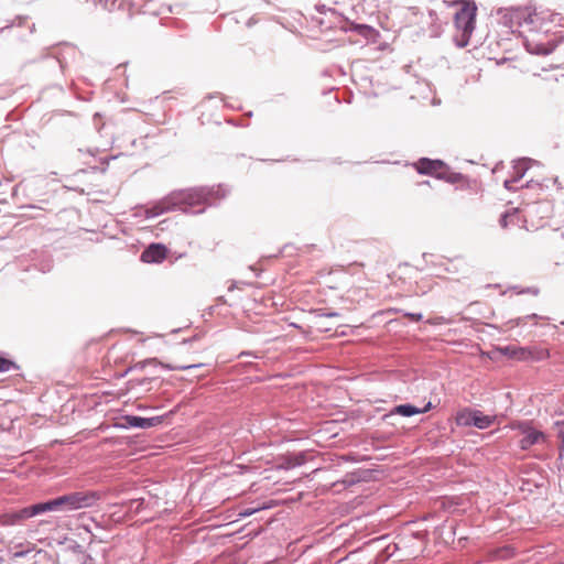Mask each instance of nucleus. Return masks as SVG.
I'll list each match as a JSON object with an SVG mask.
<instances>
[{"mask_svg": "<svg viewBox=\"0 0 564 564\" xmlns=\"http://www.w3.org/2000/svg\"><path fill=\"white\" fill-rule=\"evenodd\" d=\"M203 200L202 193L195 189L174 192L147 209V216L155 217L174 209L185 210L186 207L199 205Z\"/></svg>", "mask_w": 564, "mask_h": 564, "instance_id": "obj_1", "label": "nucleus"}, {"mask_svg": "<svg viewBox=\"0 0 564 564\" xmlns=\"http://www.w3.org/2000/svg\"><path fill=\"white\" fill-rule=\"evenodd\" d=\"M460 9L455 13V26L457 34L455 42L458 47H465L469 44L470 36L475 29V21L477 15L476 2H459Z\"/></svg>", "mask_w": 564, "mask_h": 564, "instance_id": "obj_2", "label": "nucleus"}, {"mask_svg": "<svg viewBox=\"0 0 564 564\" xmlns=\"http://www.w3.org/2000/svg\"><path fill=\"white\" fill-rule=\"evenodd\" d=\"M508 427L518 432V444L522 451L543 445L549 441V436L532 420L512 421Z\"/></svg>", "mask_w": 564, "mask_h": 564, "instance_id": "obj_3", "label": "nucleus"}, {"mask_svg": "<svg viewBox=\"0 0 564 564\" xmlns=\"http://www.w3.org/2000/svg\"><path fill=\"white\" fill-rule=\"evenodd\" d=\"M40 513H43L41 502L3 513L0 517V523L3 525H17Z\"/></svg>", "mask_w": 564, "mask_h": 564, "instance_id": "obj_4", "label": "nucleus"}, {"mask_svg": "<svg viewBox=\"0 0 564 564\" xmlns=\"http://www.w3.org/2000/svg\"><path fill=\"white\" fill-rule=\"evenodd\" d=\"M414 167L420 174L442 177L445 164L440 160H431L423 158L414 163Z\"/></svg>", "mask_w": 564, "mask_h": 564, "instance_id": "obj_5", "label": "nucleus"}, {"mask_svg": "<svg viewBox=\"0 0 564 564\" xmlns=\"http://www.w3.org/2000/svg\"><path fill=\"white\" fill-rule=\"evenodd\" d=\"M41 505H42L43 513L48 512V511L75 510L72 492L68 495H64V496L57 497L55 499L45 501V502H41Z\"/></svg>", "mask_w": 564, "mask_h": 564, "instance_id": "obj_6", "label": "nucleus"}, {"mask_svg": "<svg viewBox=\"0 0 564 564\" xmlns=\"http://www.w3.org/2000/svg\"><path fill=\"white\" fill-rule=\"evenodd\" d=\"M167 248L162 243H151L142 253L141 260L145 263H161L167 257Z\"/></svg>", "mask_w": 564, "mask_h": 564, "instance_id": "obj_7", "label": "nucleus"}, {"mask_svg": "<svg viewBox=\"0 0 564 564\" xmlns=\"http://www.w3.org/2000/svg\"><path fill=\"white\" fill-rule=\"evenodd\" d=\"M519 360L521 361H541L550 357V351L540 346L520 347Z\"/></svg>", "mask_w": 564, "mask_h": 564, "instance_id": "obj_8", "label": "nucleus"}, {"mask_svg": "<svg viewBox=\"0 0 564 564\" xmlns=\"http://www.w3.org/2000/svg\"><path fill=\"white\" fill-rule=\"evenodd\" d=\"M72 497L75 510L89 508L101 498L98 491H75L72 492Z\"/></svg>", "mask_w": 564, "mask_h": 564, "instance_id": "obj_9", "label": "nucleus"}, {"mask_svg": "<svg viewBox=\"0 0 564 564\" xmlns=\"http://www.w3.org/2000/svg\"><path fill=\"white\" fill-rule=\"evenodd\" d=\"M430 409H431V403H427V405L424 409H419L411 404H401L393 409L392 414H399L402 416H412L414 414L427 412Z\"/></svg>", "mask_w": 564, "mask_h": 564, "instance_id": "obj_10", "label": "nucleus"}, {"mask_svg": "<svg viewBox=\"0 0 564 564\" xmlns=\"http://www.w3.org/2000/svg\"><path fill=\"white\" fill-rule=\"evenodd\" d=\"M476 410L463 409L457 412L455 422L458 426H470L474 423V414Z\"/></svg>", "mask_w": 564, "mask_h": 564, "instance_id": "obj_11", "label": "nucleus"}, {"mask_svg": "<svg viewBox=\"0 0 564 564\" xmlns=\"http://www.w3.org/2000/svg\"><path fill=\"white\" fill-rule=\"evenodd\" d=\"M495 419L496 416L485 415L481 411L476 410L473 425L481 430L487 429L494 423Z\"/></svg>", "mask_w": 564, "mask_h": 564, "instance_id": "obj_12", "label": "nucleus"}, {"mask_svg": "<svg viewBox=\"0 0 564 564\" xmlns=\"http://www.w3.org/2000/svg\"><path fill=\"white\" fill-rule=\"evenodd\" d=\"M519 223L520 215L517 208H513L511 212H507L500 219V225L502 228H508L509 225L518 226Z\"/></svg>", "mask_w": 564, "mask_h": 564, "instance_id": "obj_13", "label": "nucleus"}, {"mask_svg": "<svg viewBox=\"0 0 564 564\" xmlns=\"http://www.w3.org/2000/svg\"><path fill=\"white\" fill-rule=\"evenodd\" d=\"M513 556V550L509 546L496 549L491 552L492 560H507Z\"/></svg>", "mask_w": 564, "mask_h": 564, "instance_id": "obj_14", "label": "nucleus"}, {"mask_svg": "<svg viewBox=\"0 0 564 564\" xmlns=\"http://www.w3.org/2000/svg\"><path fill=\"white\" fill-rule=\"evenodd\" d=\"M519 349H520V346L510 345V346H506V347L501 348L500 351L510 358L519 360V352H518Z\"/></svg>", "mask_w": 564, "mask_h": 564, "instance_id": "obj_15", "label": "nucleus"}, {"mask_svg": "<svg viewBox=\"0 0 564 564\" xmlns=\"http://www.w3.org/2000/svg\"><path fill=\"white\" fill-rule=\"evenodd\" d=\"M126 421L130 426L144 429V417L129 415Z\"/></svg>", "mask_w": 564, "mask_h": 564, "instance_id": "obj_16", "label": "nucleus"}, {"mask_svg": "<svg viewBox=\"0 0 564 564\" xmlns=\"http://www.w3.org/2000/svg\"><path fill=\"white\" fill-rule=\"evenodd\" d=\"M13 367L14 364L11 360L0 357V372H7Z\"/></svg>", "mask_w": 564, "mask_h": 564, "instance_id": "obj_17", "label": "nucleus"}, {"mask_svg": "<svg viewBox=\"0 0 564 564\" xmlns=\"http://www.w3.org/2000/svg\"><path fill=\"white\" fill-rule=\"evenodd\" d=\"M518 294H530L532 296H538L540 294V290L535 286L528 288L525 290L519 291Z\"/></svg>", "mask_w": 564, "mask_h": 564, "instance_id": "obj_18", "label": "nucleus"}, {"mask_svg": "<svg viewBox=\"0 0 564 564\" xmlns=\"http://www.w3.org/2000/svg\"><path fill=\"white\" fill-rule=\"evenodd\" d=\"M199 365H176V366H166L167 368L170 369H173V370H185V369H189V368H193V367H199Z\"/></svg>", "mask_w": 564, "mask_h": 564, "instance_id": "obj_19", "label": "nucleus"}, {"mask_svg": "<svg viewBox=\"0 0 564 564\" xmlns=\"http://www.w3.org/2000/svg\"><path fill=\"white\" fill-rule=\"evenodd\" d=\"M514 169L517 171L518 176L521 177L527 170L525 163L521 162V163L517 164Z\"/></svg>", "mask_w": 564, "mask_h": 564, "instance_id": "obj_20", "label": "nucleus"}, {"mask_svg": "<svg viewBox=\"0 0 564 564\" xmlns=\"http://www.w3.org/2000/svg\"><path fill=\"white\" fill-rule=\"evenodd\" d=\"M158 422L156 417L145 419L144 417V429L154 426Z\"/></svg>", "mask_w": 564, "mask_h": 564, "instance_id": "obj_21", "label": "nucleus"}, {"mask_svg": "<svg viewBox=\"0 0 564 564\" xmlns=\"http://www.w3.org/2000/svg\"><path fill=\"white\" fill-rule=\"evenodd\" d=\"M142 501L141 500H132L130 502V509H135V511H139L140 507L142 506Z\"/></svg>", "mask_w": 564, "mask_h": 564, "instance_id": "obj_22", "label": "nucleus"}, {"mask_svg": "<svg viewBox=\"0 0 564 564\" xmlns=\"http://www.w3.org/2000/svg\"><path fill=\"white\" fill-rule=\"evenodd\" d=\"M411 270V267L409 264L399 265L398 271L400 273H408Z\"/></svg>", "mask_w": 564, "mask_h": 564, "instance_id": "obj_23", "label": "nucleus"}, {"mask_svg": "<svg viewBox=\"0 0 564 564\" xmlns=\"http://www.w3.org/2000/svg\"><path fill=\"white\" fill-rule=\"evenodd\" d=\"M408 316L413 319V321H421L422 319V315L421 314H408Z\"/></svg>", "mask_w": 564, "mask_h": 564, "instance_id": "obj_24", "label": "nucleus"}, {"mask_svg": "<svg viewBox=\"0 0 564 564\" xmlns=\"http://www.w3.org/2000/svg\"><path fill=\"white\" fill-rule=\"evenodd\" d=\"M517 181V178H512V180H506L505 181V186L507 188H511V184L514 183Z\"/></svg>", "mask_w": 564, "mask_h": 564, "instance_id": "obj_25", "label": "nucleus"}, {"mask_svg": "<svg viewBox=\"0 0 564 564\" xmlns=\"http://www.w3.org/2000/svg\"><path fill=\"white\" fill-rule=\"evenodd\" d=\"M397 276H398V279H399V280H401V279H402L401 274H400V275H398V272H392V274H391V279H392V282H393L394 284H397V281L394 280Z\"/></svg>", "mask_w": 564, "mask_h": 564, "instance_id": "obj_26", "label": "nucleus"}, {"mask_svg": "<svg viewBox=\"0 0 564 564\" xmlns=\"http://www.w3.org/2000/svg\"><path fill=\"white\" fill-rule=\"evenodd\" d=\"M523 20H525V19L523 18ZM521 22H522V17L519 14L516 17V23L521 24Z\"/></svg>", "mask_w": 564, "mask_h": 564, "instance_id": "obj_27", "label": "nucleus"}, {"mask_svg": "<svg viewBox=\"0 0 564 564\" xmlns=\"http://www.w3.org/2000/svg\"><path fill=\"white\" fill-rule=\"evenodd\" d=\"M25 552L21 551V552H15L14 553V557H22L24 556Z\"/></svg>", "mask_w": 564, "mask_h": 564, "instance_id": "obj_28", "label": "nucleus"}, {"mask_svg": "<svg viewBox=\"0 0 564 564\" xmlns=\"http://www.w3.org/2000/svg\"><path fill=\"white\" fill-rule=\"evenodd\" d=\"M551 52V50H543L541 51L542 54H549Z\"/></svg>", "mask_w": 564, "mask_h": 564, "instance_id": "obj_29", "label": "nucleus"}]
</instances>
